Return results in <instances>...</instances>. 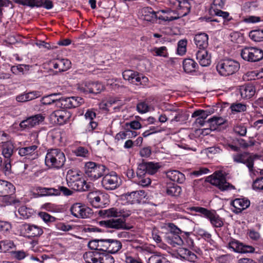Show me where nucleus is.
Wrapping results in <instances>:
<instances>
[{
	"instance_id": "1",
	"label": "nucleus",
	"mask_w": 263,
	"mask_h": 263,
	"mask_svg": "<svg viewBox=\"0 0 263 263\" xmlns=\"http://www.w3.org/2000/svg\"><path fill=\"white\" fill-rule=\"evenodd\" d=\"M65 161V155L60 149L51 148L47 151L45 162L49 168L60 169L63 166Z\"/></svg>"
},
{
	"instance_id": "2",
	"label": "nucleus",
	"mask_w": 263,
	"mask_h": 263,
	"mask_svg": "<svg viewBox=\"0 0 263 263\" xmlns=\"http://www.w3.org/2000/svg\"><path fill=\"white\" fill-rule=\"evenodd\" d=\"M106 172H108V169L105 165L92 161L86 162L84 166V175L91 181L103 177Z\"/></svg>"
},
{
	"instance_id": "3",
	"label": "nucleus",
	"mask_w": 263,
	"mask_h": 263,
	"mask_svg": "<svg viewBox=\"0 0 263 263\" xmlns=\"http://www.w3.org/2000/svg\"><path fill=\"white\" fill-rule=\"evenodd\" d=\"M189 210L201 214V216L208 219L214 228H221L223 225L222 219L215 210H210L200 206H192Z\"/></svg>"
},
{
	"instance_id": "4",
	"label": "nucleus",
	"mask_w": 263,
	"mask_h": 263,
	"mask_svg": "<svg viewBox=\"0 0 263 263\" xmlns=\"http://www.w3.org/2000/svg\"><path fill=\"white\" fill-rule=\"evenodd\" d=\"M239 68V63L230 59L221 60L216 65V69L219 74L224 77L233 74Z\"/></svg>"
},
{
	"instance_id": "5",
	"label": "nucleus",
	"mask_w": 263,
	"mask_h": 263,
	"mask_svg": "<svg viewBox=\"0 0 263 263\" xmlns=\"http://www.w3.org/2000/svg\"><path fill=\"white\" fill-rule=\"evenodd\" d=\"M15 187L12 183L7 181L0 179V197L5 205H10L15 203L13 196L15 193Z\"/></svg>"
},
{
	"instance_id": "6",
	"label": "nucleus",
	"mask_w": 263,
	"mask_h": 263,
	"mask_svg": "<svg viewBox=\"0 0 263 263\" xmlns=\"http://www.w3.org/2000/svg\"><path fill=\"white\" fill-rule=\"evenodd\" d=\"M83 257L87 263H114V257L109 254L98 251L86 252Z\"/></svg>"
},
{
	"instance_id": "7",
	"label": "nucleus",
	"mask_w": 263,
	"mask_h": 263,
	"mask_svg": "<svg viewBox=\"0 0 263 263\" xmlns=\"http://www.w3.org/2000/svg\"><path fill=\"white\" fill-rule=\"evenodd\" d=\"M206 181L222 192L235 190V187L228 182L226 177L220 173L209 176Z\"/></svg>"
},
{
	"instance_id": "8",
	"label": "nucleus",
	"mask_w": 263,
	"mask_h": 263,
	"mask_svg": "<svg viewBox=\"0 0 263 263\" xmlns=\"http://www.w3.org/2000/svg\"><path fill=\"white\" fill-rule=\"evenodd\" d=\"M241 57L248 62H258L263 59V50L256 47H245L241 51Z\"/></svg>"
},
{
	"instance_id": "9",
	"label": "nucleus",
	"mask_w": 263,
	"mask_h": 263,
	"mask_svg": "<svg viewBox=\"0 0 263 263\" xmlns=\"http://www.w3.org/2000/svg\"><path fill=\"white\" fill-rule=\"evenodd\" d=\"M101 184L106 190H113L120 185V178L114 171L106 172L103 176Z\"/></svg>"
},
{
	"instance_id": "10",
	"label": "nucleus",
	"mask_w": 263,
	"mask_h": 263,
	"mask_svg": "<svg viewBox=\"0 0 263 263\" xmlns=\"http://www.w3.org/2000/svg\"><path fill=\"white\" fill-rule=\"evenodd\" d=\"M71 214L77 218H87L92 214V210L85 204L76 202L71 205L70 208Z\"/></svg>"
},
{
	"instance_id": "11",
	"label": "nucleus",
	"mask_w": 263,
	"mask_h": 263,
	"mask_svg": "<svg viewBox=\"0 0 263 263\" xmlns=\"http://www.w3.org/2000/svg\"><path fill=\"white\" fill-rule=\"evenodd\" d=\"M77 89L84 93H98L103 89V86L100 83L85 81L78 83Z\"/></svg>"
},
{
	"instance_id": "12",
	"label": "nucleus",
	"mask_w": 263,
	"mask_h": 263,
	"mask_svg": "<svg viewBox=\"0 0 263 263\" xmlns=\"http://www.w3.org/2000/svg\"><path fill=\"white\" fill-rule=\"evenodd\" d=\"M87 199L91 205L95 208H103L108 202L107 195L97 192H90L87 195Z\"/></svg>"
},
{
	"instance_id": "13",
	"label": "nucleus",
	"mask_w": 263,
	"mask_h": 263,
	"mask_svg": "<svg viewBox=\"0 0 263 263\" xmlns=\"http://www.w3.org/2000/svg\"><path fill=\"white\" fill-rule=\"evenodd\" d=\"M122 76L125 80L135 85H144L148 82V78L132 70H126L123 72Z\"/></svg>"
},
{
	"instance_id": "14",
	"label": "nucleus",
	"mask_w": 263,
	"mask_h": 263,
	"mask_svg": "<svg viewBox=\"0 0 263 263\" xmlns=\"http://www.w3.org/2000/svg\"><path fill=\"white\" fill-rule=\"evenodd\" d=\"M227 247L233 252L240 254L252 253L255 252V248L252 246L245 245L235 239H231Z\"/></svg>"
},
{
	"instance_id": "15",
	"label": "nucleus",
	"mask_w": 263,
	"mask_h": 263,
	"mask_svg": "<svg viewBox=\"0 0 263 263\" xmlns=\"http://www.w3.org/2000/svg\"><path fill=\"white\" fill-rule=\"evenodd\" d=\"M98 214L103 218L122 217L123 219H125V218H127L131 215L132 212L125 209H118L112 208L107 210H100Z\"/></svg>"
},
{
	"instance_id": "16",
	"label": "nucleus",
	"mask_w": 263,
	"mask_h": 263,
	"mask_svg": "<svg viewBox=\"0 0 263 263\" xmlns=\"http://www.w3.org/2000/svg\"><path fill=\"white\" fill-rule=\"evenodd\" d=\"M233 159L236 163L245 164L250 172L253 171L254 159L253 156L250 153L247 152L236 153L233 155Z\"/></svg>"
},
{
	"instance_id": "17",
	"label": "nucleus",
	"mask_w": 263,
	"mask_h": 263,
	"mask_svg": "<svg viewBox=\"0 0 263 263\" xmlns=\"http://www.w3.org/2000/svg\"><path fill=\"white\" fill-rule=\"evenodd\" d=\"M21 230L28 237H39L44 233L41 227L27 223L21 226Z\"/></svg>"
},
{
	"instance_id": "18",
	"label": "nucleus",
	"mask_w": 263,
	"mask_h": 263,
	"mask_svg": "<svg viewBox=\"0 0 263 263\" xmlns=\"http://www.w3.org/2000/svg\"><path fill=\"white\" fill-rule=\"evenodd\" d=\"M158 20L164 22H170L179 19L182 17L181 13L179 14L176 11L168 8L158 10Z\"/></svg>"
},
{
	"instance_id": "19",
	"label": "nucleus",
	"mask_w": 263,
	"mask_h": 263,
	"mask_svg": "<svg viewBox=\"0 0 263 263\" xmlns=\"http://www.w3.org/2000/svg\"><path fill=\"white\" fill-rule=\"evenodd\" d=\"M161 167L159 163L153 162H142L138 166L139 175H142L146 174L154 175L156 174Z\"/></svg>"
},
{
	"instance_id": "20",
	"label": "nucleus",
	"mask_w": 263,
	"mask_h": 263,
	"mask_svg": "<svg viewBox=\"0 0 263 263\" xmlns=\"http://www.w3.org/2000/svg\"><path fill=\"white\" fill-rule=\"evenodd\" d=\"M71 117V112L65 109L55 110L50 115L51 119L60 125L68 123L70 121Z\"/></svg>"
},
{
	"instance_id": "21",
	"label": "nucleus",
	"mask_w": 263,
	"mask_h": 263,
	"mask_svg": "<svg viewBox=\"0 0 263 263\" xmlns=\"http://www.w3.org/2000/svg\"><path fill=\"white\" fill-rule=\"evenodd\" d=\"M145 193L143 190L127 193L122 196V199L126 200L125 203L128 204L139 203L142 200L145 198Z\"/></svg>"
},
{
	"instance_id": "22",
	"label": "nucleus",
	"mask_w": 263,
	"mask_h": 263,
	"mask_svg": "<svg viewBox=\"0 0 263 263\" xmlns=\"http://www.w3.org/2000/svg\"><path fill=\"white\" fill-rule=\"evenodd\" d=\"M100 223L102 226L108 228L115 229H131L132 227H127L125 219L118 218L112 219L108 220L101 221Z\"/></svg>"
},
{
	"instance_id": "23",
	"label": "nucleus",
	"mask_w": 263,
	"mask_h": 263,
	"mask_svg": "<svg viewBox=\"0 0 263 263\" xmlns=\"http://www.w3.org/2000/svg\"><path fill=\"white\" fill-rule=\"evenodd\" d=\"M38 146L32 145L27 147L18 148V154L25 158L34 160L38 157L37 153Z\"/></svg>"
},
{
	"instance_id": "24",
	"label": "nucleus",
	"mask_w": 263,
	"mask_h": 263,
	"mask_svg": "<svg viewBox=\"0 0 263 263\" xmlns=\"http://www.w3.org/2000/svg\"><path fill=\"white\" fill-rule=\"evenodd\" d=\"M250 204V200L245 198H236L231 202V205L233 207L232 210L236 214L241 213L243 210L248 208Z\"/></svg>"
},
{
	"instance_id": "25",
	"label": "nucleus",
	"mask_w": 263,
	"mask_h": 263,
	"mask_svg": "<svg viewBox=\"0 0 263 263\" xmlns=\"http://www.w3.org/2000/svg\"><path fill=\"white\" fill-rule=\"evenodd\" d=\"M44 119V117L42 115L37 114L22 121L20 123V126L22 128H31L39 124Z\"/></svg>"
},
{
	"instance_id": "26",
	"label": "nucleus",
	"mask_w": 263,
	"mask_h": 263,
	"mask_svg": "<svg viewBox=\"0 0 263 263\" xmlns=\"http://www.w3.org/2000/svg\"><path fill=\"white\" fill-rule=\"evenodd\" d=\"M73 181H68L69 186L77 191L85 192L89 191L91 188V184L88 183L84 178L78 180L74 179Z\"/></svg>"
},
{
	"instance_id": "27",
	"label": "nucleus",
	"mask_w": 263,
	"mask_h": 263,
	"mask_svg": "<svg viewBox=\"0 0 263 263\" xmlns=\"http://www.w3.org/2000/svg\"><path fill=\"white\" fill-rule=\"evenodd\" d=\"M61 101L62 105L66 108L77 107L84 103L83 99L79 97L62 98Z\"/></svg>"
},
{
	"instance_id": "28",
	"label": "nucleus",
	"mask_w": 263,
	"mask_h": 263,
	"mask_svg": "<svg viewBox=\"0 0 263 263\" xmlns=\"http://www.w3.org/2000/svg\"><path fill=\"white\" fill-rule=\"evenodd\" d=\"M196 59L202 66H208L211 63V56L206 49H198L196 53Z\"/></svg>"
},
{
	"instance_id": "29",
	"label": "nucleus",
	"mask_w": 263,
	"mask_h": 263,
	"mask_svg": "<svg viewBox=\"0 0 263 263\" xmlns=\"http://www.w3.org/2000/svg\"><path fill=\"white\" fill-rule=\"evenodd\" d=\"M51 66L56 70V72H63L71 67V62L68 59H57L50 63Z\"/></svg>"
},
{
	"instance_id": "30",
	"label": "nucleus",
	"mask_w": 263,
	"mask_h": 263,
	"mask_svg": "<svg viewBox=\"0 0 263 263\" xmlns=\"http://www.w3.org/2000/svg\"><path fill=\"white\" fill-rule=\"evenodd\" d=\"M182 237L183 245L187 246L197 254H200L201 253L200 249L196 246L194 243L193 237H195V236L194 235L189 232H184Z\"/></svg>"
},
{
	"instance_id": "31",
	"label": "nucleus",
	"mask_w": 263,
	"mask_h": 263,
	"mask_svg": "<svg viewBox=\"0 0 263 263\" xmlns=\"http://www.w3.org/2000/svg\"><path fill=\"white\" fill-rule=\"evenodd\" d=\"M169 3L174 6H177L181 11V16L186 15L190 12L191 4L190 2L184 0H168Z\"/></svg>"
},
{
	"instance_id": "32",
	"label": "nucleus",
	"mask_w": 263,
	"mask_h": 263,
	"mask_svg": "<svg viewBox=\"0 0 263 263\" xmlns=\"http://www.w3.org/2000/svg\"><path fill=\"white\" fill-rule=\"evenodd\" d=\"M182 235H183V233L178 234L166 233L165 239L168 244L174 247L177 246H183V239Z\"/></svg>"
},
{
	"instance_id": "33",
	"label": "nucleus",
	"mask_w": 263,
	"mask_h": 263,
	"mask_svg": "<svg viewBox=\"0 0 263 263\" xmlns=\"http://www.w3.org/2000/svg\"><path fill=\"white\" fill-rule=\"evenodd\" d=\"M143 20L147 22H155L158 19V11H155L151 7H145L142 10Z\"/></svg>"
},
{
	"instance_id": "34",
	"label": "nucleus",
	"mask_w": 263,
	"mask_h": 263,
	"mask_svg": "<svg viewBox=\"0 0 263 263\" xmlns=\"http://www.w3.org/2000/svg\"><path fill=\"white\" fill-rule=\"evenodd\" d=\"M208 35L206 33H200L195 35L194 40L199 49H206L208 46Z\"/></svg>"
},
{
	"instance_id": "35",
	"label": "nucleus",
	"mask_w": 263,
	"mask_h": 263,
	"mask_svg": "<svg viewBox=\"0 0 263 263\" xmlns=\"http://www.w3.org/2000/svg\"><path fill=\"white\" fill-rule=\"evenodd\" d=\"M166 176L171 180L178 183H182L185 180L184 175L177 170L167 171Z\"/></svg>"
},
{
	"instance_id": "36",
	"label": "nucleus",
	"mask_w": 263,
	"mask_h": 263,
	"mask_svg": "<svg viewBox=\"0 0 263 263\" xmlns=\"http://www.w3.org/2000/svg\"><path fill=\"white\" fill-rule=\"evenodd\" d=\"M240 95L243 99H250L252 98L255 93V89L252 85L248 84L242 85L239 89Z\"/></svg>"
},
{
	"instance_id": "37",
	"label": "nucleus",
	"mask_w": 263,
	"mask_h": 263,
	"mask_svg": "<svg viewBox=\"0 0 263 263\" xmlns=\"http://www.w3.org/2000/svg\"><path fill=\"white\" fill-rule=\"evenodd\" d=\"M178 254L181 258L191 262H195L197 259V256L195 253L184 248L179 250Z\"/></svg>"
},
{
	"instance_id": "38",
	"label": "nucleus",
	"mask_w": 263,
	"mask_h": 263,
	"mask_svg": "<svg viewBox=\"0 0 263 263\" xmlns=\"http://www.w3.org/2000/svg\"><path fill=\"white\" fill-rule=\"evenodd\" d=\"M183 67L185 72L192 73L196 71L198 65L193 59H186L183 62Z\"/></svg>"
},
{
	"instance_id": "39",
	"label": "nucleus",
	"mask_w": 263,
	"mask_h": 263,
	"mask_svg": "<svg viewBox=\"0 0 263 263\" xmlns=\"http://www.w3.org/2000/svg\"><path fill=\"white\" fill-rule=\"evenodd\" d=\"M40 96L39 92L32 91L17 96L16 98V100L20 102H25L40 97Z\"/></svg>"
},
{
	"instance_id": "40",
	"label": "nucleus",
	"mask_w": 263,
	"mask_h": 263,
	"mask_svg": "<svg viewBox=\"0 0 263 263\" xmlns=\"http://www.w3.org/2000/svg\"><path fill=\"white\" fill-rule=\"evenodd\" d=\"M108 253L115 254L121 250L122 247V243L118 240L108 239Z\"/></svg>"
},
{
	"instance_id": "41",
	"label": "nucleus",
	"mask_w": 263,
	"mask_h": 263,
	"mask_svg": "<svg viewBox=\"0 0 263 263\" xmlns=\"http://www.w3.org/2000/svg\"><path fill=\"white\" fill-rule=\"evenodd\" d=\"M3 145L2 150V154L5 157V160L9 159L11 161V157L13 153L14 146L13 144L10 142L7 141Z\"/></svg>"
},
{
	"instance_id": "42",
	"label": "nucleus",
	"mask_w": 263,
	"mask_h": 263,
	"mask_svg": "<svg viewBox=\"0 0 263 263\" xmlns=\"http://www.w3.org/2000/svg\"><path fill=\"white\" fill-rule=\"evenodd\" d=\"M147 263H170L164 254L156 253L152 254L148 258Z\"/></svg>"
},
{
	"instance_id": "43",
	"label": "nucleus",
	"mask_w": 263,
	"mask_h": 263,
	"mask_svg": "<svg viewBox=\"0 0 263 263\" xmlns=\"http://www.w3.org/2000/svg\"><path fill=\"white\" fill-rule=\"evenodd\" d=\"M174 114V117L171 119V122H183L187 119L188 116L182 110H170Z\"/></svg>"
},
{
	"instance_id": "44",
	"label": "nucleus",
	"mask_w": 263,
	"mask_h": 263,
	"mask_svg": "<svg viewBox=\"0 0 263 263\" xmlns=\"http://www.w3.org/2000/svg\"><path fill=\"white\" fill-rule=\"evenodd\" d=\"M166 193L169 196L178 197L182 193V189L180 186L176 184H168L166 187Z\"/></svg>"
},
{
	"instance_id": "45",
	"label": "nucleus",
	"mask_w": 263,
	"mask_h": 263,
	"mask_svg": "<svg viewBox=\"0 0 263 263\" xmlns=\"http://www.w3.org/2000/svg\"><path fill=\"white\" fill-rule=\"evenodd\" d=\"M15 247L13 241L6 239L0 241V252L7 253Z\"/></svg>"
},
{
	"instance_id": "46",
	"label": "nucleus",
	"mask_w": 263,
	"mask_h": 263,
	"mask_svg": "<svg viewBox=\"0 0 263 263\" xmlns=\"http://www.w3.org/2000/svg\"><path fill=\"white\" fill-rule=\"evenodd\" d=\"M137 177L136 181L137 183L143 187L148 186L151 183V179L145 175H139L138 172V168L137 170Z\"/></svg>"
},
{
	"instance_id": "47",
	"label": "nucleus",
	"mask_w": 263,
	"mask_h": 263,
	"mask_svg": "<svg viewBox=\"0 0 263 263\" xmlns=\"http://www.w3.org/2000/svg\"><path fill=\"white\" fill-rule=\"evenodd\" d=\"M43 7L46 9L49 10L53 8V4L52 1L50 0H34L32 7Z\"/></svg>"
},
{
	"instance_id": "48",
	"label": "nucleus",
	"mask_w": 263,
	"mask_h": 263,
	"mask_svg": "<svg viewBox=\"0 0 263 263\" xmlns=\"http://www.w3.org/2000/svg\"><path fill=\"white\" fill-rule=\"evenodd\" d=\"M36 191L41 196H55V194H58L57 191L55 190V188L37 187Z\"/></svg>"
},
{
	"instance_id": "49",
	"label": "nucleus",
	"mask_w": 263,
	"mask_h": 263,
	"mask_svg": "<svg viewBox=\"0 0 263 263\" xmlns=\"http://www.w3.org/2000/svg\"><path fill=\"white\" fill-rule=\"evenodd\" d=\"M152 52L154 56L162 57L163 58H167L168 57L167 49L165 46L154 47L152 49Z\"/></svg>"
},
{
	"instance_id": "50",
	"label": "nucleus",
	"mask_w": 263,
	"mask_h": 263,
	"mask_svg": "<svg viewBox=\"0 0 263 263\" xmlns=\"http://www.w3.org/2000/svg\"><path fill=\"white\" fill-rule=\"evenodd\" d=\"M250 38L255 42L263 41V30H252L249 32Z\"/></svg>"
},
{
	"instance_id": "51",
	"label": "nucleus",
	"mask_w": 263,
	"mask_h": 263,
	"mask_svg": "<svg viewBox=\"0 0 263 263\" xmlns=\"http://www.w3.org/2000/svg\"><path fill=\"white\" fill-rule=\"evenodd\" d=\"M230 109L232 112H244L247 110V105L242 103H233L231 105Z\"/></svg>"
},
{
	"instance_id": "52",
	"label": "nucleus",
	"mask_w": 263,
	"mask_h": 263,
	"mask_svg": "<svg viewBox=\"0 0 263 263\" xmlns=\"http://www.w3.org/2000/svg\"><path fill=\"white\" fill-rule=\"evenodd\" d=\"M55 190L58 192V194H55V196H60L62 194L63 195L68 196L73 194L72 191L63 186H58L57 189L55 188Z\"/></svg>"
},
{
	"instance_id": "53",
	"label": "nucleus",
	"mask_w": 263,
	"mask_h": 263,
	"mask_svg": "<svg viewBox=\"0 0 263 263\" xmlns=\"http://www.w3.org/2000/svg\"><path fill=\"white\" fill-rule=\"evenodd\" d=\"M226 0H213L212 5L210 9L211 13L216 10L223 8L224 6Z\"/></svg>"
},
{
	"instance_id": "54",
	"label": "nucleus",
	"mask_w": 263,
	"mask_h": 263,
	"mask_svg": "<svg viewBox=\"0 0 263 263\" xmlns=\"http://www.w3.org/2000/svg\"><path fill=\"white\" fill-rule=\"evenodd\" d=\"M141 123L138 121H133L130 122H126L124 125V130H128L130 128L133 129H139L141 128Z\"/></svg>"
},
{
	"instance_id": "55",
	"label": "nucleus",
	"mask_w": 263,
	"mask_h": 263,
	"mask_svg": "<svg viewBox=\"0 0 263 263\" xmlns=\"http://www.w3.org/2000/svg\"><path fill=\"white\" fill-rule=\"evenodd\" d=\"M11 168V161L9 159L5 160L3 162L2 158L0 157V171L3 172H9Z\"/></svg>"
},
{
	"instance_id": "56",
	"label": "nucleus",
	"mask_w": 263,
	"mask_h": 263,
	"mask_svg": "<svg viewBox=\"0 0 263 263\" xmlns=\"http://www.w3.org/2000/svg\"><path fill=\"white\" fill-rule=\"evenodd\" d=\"M39 216L45 222L47 223L54 222L56 219L54 217L44 212L39 213Z\"/></svg>"
},
{
	"instance_id": "57",
	"label": "nucleus",
	"mask_w": 263,
	"mask_h": 263,
	"mask_svg": "<svg viewBox=\"0 0 263 263\" xmlns=\"http://www.w3.org/2000/svg\"><path fill=\"white\" fill-rule=\"evenodd\" d=\"M210 114L211 112L210 111L199 109L195 111L192 114V117L195 118L198 117L201 118V119L205 120Z\"/></svg>"
},
{
	"instance_id": "58",
	"label": "nucleus",
	"mask_w": 263,
	"mask_h": 263,
	"mask_svg": "<svg viewBox=\"0 0 263 263\" xmlns=\"http://www.w3.org/2000/svg\"><path fill=\"white\" fill-rule=\"evenodd\" d=\"M187 41L184 40H180L178 43L177 52L178 54L182 55L186 51Z\"/></svg>"
},
{
	"instance_id": "59",
	"label": "nucleus",
	"mask_w": 263,
	"mask_h": 263,
	"mask_svg": "<svg viewBox=\"0 0 263 263\" xmlns=\"http://www.w3.org/2000/svg\"><path fill=\"white\" fill-rule=\"evenodd\" d=\"M233 130L235 133L241 136H245L247 131V127L242 124L234 126Z\"/></svg>"
},
{
	"instance_id": "60",
	"label": "nucleus",
	"mask_w": 263,
	"mask_h": 263,
	"mask_svg": "<svg viewBox=\"0 0 263 263\" xmlns=\"http://www.w3.org/2000/svg\"><path fill=\"white\" fill-rule=\"evenodd\" d=\"M108 239H101L98 241V251L100 252H108Z\"/></svg>"
},
{
	"instance_id": "61",
	"label": "nucleus",
	"mask_w": 263,
	"mask_h": 263,
	"mask_svg": "<svg viewBox=\"0 0 263 263\" xmlns=\"http://www.w3.org/2000/svg\"><path fill=\"white\" fill-rule=\"evenodd\" d=\"M255 141L253 139H250L248 141H247L242 139H241L238 141L240 146L243 148H247L249 147L253 146L255 144Z\"/></svg>"
},
{
	"instance_id": "62",
	"label": "nucleus",
	"mask_w": 263,
	"mask_h": 263,
	"mask_svg": "<svg viewBox=\"0 0 263 263\" xmlns=\"http://www.w3.org/2000/svg\"><path fill=\"white\" fill-rule=\"evenodd\" d=\"M77 156L86 157L89 155L88 151L86 148L80 146L77 148L74 152Z\"/></svg>"
},
{
	"instance_id": "63",
	"label": "nucleus",
	"mask_w": 263,
	"mask_h": 263,
	"mask_svg": "<svg viewBox=\"0 0 263 263\" xmlns=\"http://www.w3.org/2000/svg\"><path fill=\"white\" fill-rule=\"evenodd\" d=\"M252 186L254 190H263V176L256 179Z\"/></svg>"
},
{
	"instance_id": "64",
	"label": "nucleus",
	"mask_w": 263,
	"mask_h": 263,
	"mask_svg": "<svg viewBox=\"0 0 263 263\" xmlns=\"http://www.w3.org/2000/svg\"><path fill=\"white\" fill-rule=\"evenodd\" d=\"M54 96V94H51L50 95L44 97L42 98L41 102L43 105L51 104L55 101V100L53 99Z\"/></svg>"
}]
</instances>
